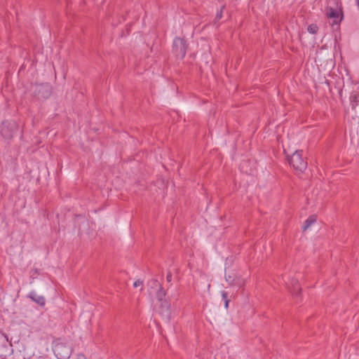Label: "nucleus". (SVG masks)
<instances>
[{"mask_svg":"<svg viewBox=\"0 0 359 359\" xmlns=\"http://www.w3.org/2000/svg\"><path fill=\"white\" fill-rule=\"evenodd\" d=\"M72 347L67 341L57 339L55 341L53 352L58 359H67L72 354Z\"/></svg>","mask_w":359,"mask_h":359,"instance_id":"1","label":"nucleus"},{"mask_svg":"<svg viewBox=\"0 0 359 359\" xmlns=\"http://www.w3.org/2000/svg\"><path fill=\"white\" fill-rule=\"evenodd\" d=\"M288 161L294 170L300 172H304L307 167V163L302 158V151H295L288 158Z\"/></svg>","mask_w":359,"mask_h":359,"instance_id":"2","label":"nucleus"},{"mask_svg":"<svg viewBox=\"0 0 359 359\" xmlns=\"http://www.w3.org/2000/svg\"><path fill=\"white\" fill-rule=\"evenodd\" d=\"M18 129L17 123L15 121H4L0 126V135L5 139H11L13 137Z\"/></svg>","mask_w":359,"mask_h":359,"instance_id":"3","label":"nucleus"},{"mask_svg":"<svg viewBox=\"0 0 359 359\" xmlns=\"http://www.w3.org/2000/svg\"><path fill=\"white\" fill-rule=\"evenodd\" d=\"M187 45L186 41L180 37H176L173 41L172 51L175 56L182 59L187 53Z\"/></svg>","mask_w":359,"mask_h":359,"instance_id":"4","label":"nucleus"},{"mask_svg":"<svg viewBox=\"0 0 359 359\" xmlns=\"http://www.w3.org/2000/svg\"><path fill=\"white\" fill-rule=\"evenodd\" d=\"M225 279L231 286L242 287L245 284V280L241 276H236L234 273H226Z\"/></svg>","mask_w":359,"mask_h":359,"instance_id":"5","label":"nucleus"},{"mask_svg":"<svg viewBox=\"0 0 359 359\" xmlns=\"http://www.w3.org/2000/svg\"><path fill=\"white\" fill-rule=\"evenodd\" d=\"M326 15L329 19L332 20V22H330L332 26L339 25L342 19L340 12L337 10L333 9L332 8H327Z\"/></svg>","mask_w":359,"mask_h":359,"instance_id":"6","label":"nucleus"},{"mask_svg":"<svg viewBox=\"0 0 359 359\" xmlns=\"http://www.w3.org/2000/svg\"><path fill=\"white\" fill-rule=\"evenodd\" d=\"M159 313L162 316L163 318L165 321H169L171 316V311L170 304L168 302L164 301L163 302L161 303Z\"/></svg>","mask_w":359,"mask_h":359,"instance_id":"7","label":"nucleus"},{"mask_svg":"<svg viewBox=\"0 0 359 359\" xmlns=\"http://www.w3.org/2000/svg\"><path fill=\"white\" fill-rule=\"evenodd\" d=\"M37 93L40 97L47 98L51 93V88L48 83L40 84L36 86Z\"/></svg>","mask_w":359,"mask_h":359,"instance_id":"8","label":"nucleus"},{"mask_svg":"<svg viewBox=\"0 0 359 359\" xmlns=\"http://www.w3.org/2000/svg\"><path fill=\"white\" fill-rule=\"evenodd\" d=\"M33 302L41 306H43L46 304V299L42 295H39L36 292L32 291L28 296Z\"/></svg>","mask_w":359,"mask_h":359,"instance_id":"9","label":"nucleus"},{"mask_svg":"<svg viewBox=\"0 0 359 359\" xmlns=\"http://www.w3.org/2000/svg\"><path fill=\"white\" fill-rule=\"evenodd\" d=\"M288 288L291 290L293 295L297 296L301 291L299 282L297 279L292 278L290 283H287Z\"/></svg>","mask_w":359,"mask_h":359,"instance_id":"10","label":"nucleus"},{"mask_svg":"<svg viewBox=\"0 0 359 359\" xmlns=\"http://www.w3.org/2000/svg\"><path fill=\"white\" fill-rule=\"evenodd\" d=\"M316 222V217L315 215L310 216L305 222V224L303 226V231H306Z\"/></svg>","mask_w":359,"mask_h":359,"instance_id":"11","label":"nucleus"},{"mask_svg":"<svg viewBox=\"0 0 359 359\" xmlns=\"http://www.w3.org/2000/svg\"><path fill=\"white\" fill-rule=\"evenodd\" d=\"M156 298L161 303L164 302L163 299L165 297L166 292L162 287L157 288Z\"/></svg>","mask_w":359,"mask_h":359,"instance_id":"12","label":"nucleus"},{"mask_svg":"<svg viewBox=\"0 0 359 359\" xmlns=\"http://www.w3.org/2000/svg\"><path fill=\"white\" fill-rule=\"evenodd\" d=\"M318 30V27L315 24H311L308 26L307 31L312 34H316Z\"/></svg>","mask_w":359,"mask_h":359,"instance_id":"13","label":"nucleus"},{"mask_svg":"<svg viewBox=\"0 0 359 359\" xmlns=\"http://www.w3.org/2000/svg\"><path fill=\"white\" fill-rule=\"evenodd\" d=\"M150 286L153 287H156V289L161 287V284L158 283V281L156 279H152L149 281Z\"/></svg>","mask_w":359,"mask_h":359,"instance_id":"14","label":"nucleus"},{"mask_svg":"<svg viewBox=\"0 0 359 359\" xmlns=\"http://www.w3.org/2000/svg\"><path fill=\"white\" fill-rule=\"evenodd\" d=\"M133 286L135 287H141V290H142V286H143V281L141 280H137L136 281H135V283H133Z\"/></svg>","mask_w":359,"mask_h":359,"instance_id":"15","label":"nucleus"},{"mask_svg":"<svg viewBox=\"0 0 359 359\" xmlns=\"http://www.w3.org/2000/svg\"><path fill=\"white\" fill-rule=\"evenodd\" d=\"M222 297L224 299V301L226 300V299H228V294H227V293L226 292H224V291H222Z\"/></svg>","mask_w":359,"mask_h":359,"instance_id":"16","label":"nucleus"},{"mask_svg":"<svg viewBox=\"0 0 359 359\" xmlns=\"http://www.w3.org/2000/svg\"><path fill=\"white\" fill-rule=\"evenodd\" d=\"M166 280H167V281H168V282H169V283H170V282H171V280H172V274H171V273H170V272H168V274H167V276H166Z\"/></svg>","mask_w":359,"mask_h":359,"instance_id":"17","label":"nucleus"},{"mask_svg":"<svg viewBox=\"0 0 359 359\" xmlns=\"http://www.w3.org/2000/svg\"><path fill=\"white\" fill-rule=\"evenodd\" d=\"M244 165H245V163H242L241 164V170L243 172H248V170H245V166H244Z\"/></svg>","mask_w":359,"mask_h":359,"instance_id":"18","label":"nucleus"},{"mask_svg":"<svg viewBox=\"0 0 359 359\" xmlns=\"http://www.w3.org/2000/svg\"><path fill=\"white\" fill-rule=\"evenodd\" d=\"M222 18V11L216 15L215 20H219Z\"/></svg>","mask_w":359,"mask_h":359,"instance_id":"19","label":"nucleus"},{"mask_svg":"<svg viewBox=\"0 0 359 359\" xmlns=\"http://www.w3.org/2000/svg\"><path fill=\"white\" fill-rule=\"evenodd\" d=\"M229 299L224 300V306H225L226 309H227L228 306H229Z\"/></svg>","mask_w":359,"mask_h":359,"instance_id":"20","label":"nucleus"},{"mask_svg":"<svg viewBox=\"0 0 359 359\" xmlns=\"http://www.w3.org/2000/svg\"><path fill=\"white\" fill-rule=\"evenodd\" d=\"M355 4L358 7V9L359 10V0H355Z\"/></svg>","mask_w":359,"mask_h":359,"instance_id":"21","label":"nucleus"}]
</instances>
